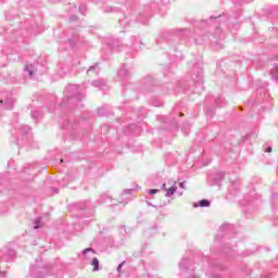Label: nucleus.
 <instances>
[{
  "label": "nucleus",
  "instance_id": "nucleus-33",
  "mask_svg": "<svg viewBox=\"0 0 278 278\" xmlns=\"http://www.w3.org/2000/svg\"><path fill=\"white\" fill-rule=\"evenodd\" d=\"M157 192H160V189H150V190H148L149 195L157 194Z\"/></svg>",
  "mask_w": 278,
  "mask_h": 278
},
{
  "label": "nucleus",
  "instance_id": "nucleus-43",
  "mask_svg": "<svg viewBox=\"0 0 278 278\" xmlns=\"http://www.w3.org/2000/svg\"><path fill=\"white\" fill-rule=\"evenodd\" d=\"M179 187L180 188H186V182L184 181V182H179Z\"/></svg>",
  "mask_w": 278,
  "mask_h": 278
},
{
  "label": "nucleus",
  "instance_id": "nucleus-19",
  "mask_svg": "<svg viewBox=\"0 0 278 278\" xmlns=\"http://www.w3.org/2000/svg\"><path fill=\"white\" fill-rule=\"evenodd\" d=\"M212 203L207 199H203L199 201V205L194 204V207H210Z\"/></svg>",
  "mask_w": 278,
  "mask_h": 278
},
{
  "label": "nucleus",
  "instance_id": "nucleus-16",
  "mask_svg": "<svg viewBox=\"0 0 278 278\" xmlns=\"http://www.w3.org/2000/svg\"><path fill=\"white\" fill-rule=\"evenodd\" d=\"M223 179H225V172H216L213 176V182L215 185L220 184V181H223Z\"/></svg>",
  "mask_w": 278,
  "mask_h": 278
},
{
  "label": "nucleus",
  "instance_id": "nucleus-10",
  "mask_svg": "<svg viewBox=\"0 0 278 278\" xmlns=\"http://www.w3.org/2000/svg\"><path fill=\"white\" fill-rule=\"evenodd\" d=\"M174 34H184V36H188V34H190V29L184 28V29L164 30L161 36L164 40H166L168 36H173Z\"/></svg>",
  "mask_w": 278,
  "mask_h": 278
},
{
  "label": "nucleus",
  "instance_id": "nucleus-41",
  "mask_svg": "<svg viewBox=\"0 0 278 278\" xmlns=\"http://www.w3.org/2000/svg\"><path fill=\"white\" fill-rule=\"evenodd\" d=\"M146 203H147V205H149L150 207H157V206L153 205L150 201H147Z\"/></svg>",
  "mask_w": 278,
  "mask_h": 278
},
{
  "label": "nucleus",
  "instance_id": "nucleus-8",
  "mask_svg": "<svg viewBox=\"0 0 278 278\" xmlns=\"http://www.w3.org/2000/svg\"><path fill=\"white\" fill-rule=\"evenodd\" d=\"M0 260L1 262H14L16 260V250L12 245H5L0 251Z\"/></svg>",
  "mask_w": 278,
  "mask_h": 278
},
{
  "label": "nucleus",
  "instance_id": "nucleus-28",
  "mask_svg": "<svg viewBox=\"0 0 278 278\" xmlns=\"http://www.w3.org/2000/svg\"><path fill=\"white\" fill-rule=\"evenodd\" d=\"M103 12H104V14H108L110 12H116V9L113 7H104Z\"/></svg>",
  "mask_w": 278,
  "mask_h": 278
},
{
  "label": "nucleus",
  "instance_id": "nucleus-11",
  "mask_svg": "<svg viewBox=\"0 0 278 278\" xmlns=\"http://www.w3.org/2000/svg\"><path fill=\"white\" fill-rule=\"evenodd\" d=\"M126 46L129 47V49H132L134 51H139V49H141L142 47V39L138 37H131L130 41L126 43Z\"/></svg>",
  "mask_w": 278,
  "mask_h": 278
},
{
  "label": "nucleus",
  "instance_id": "nucleus-45",
  "mask_svg": "<svg viewBox=\"0 0 278 278\" xmlns=\"http://www.w3.org/2000/svg\"><path fill=\"white\" fill-rule=\"evenodd\" d=\"M271 198H273V199H278V193H273V194H271Z\"/></svg>",
  "mask_w": 278,
  "mask_h": 278
},
{
  "label": "nucleus",
  "instance_id": "nucleus-30",
  "mask_svg": "<svg viewBox=\"0 0 278 278\" xmlns=\"http://www.w3.org/2000/svg\"><path fill=\"white\" fill-rule=\"evenodd\" d=\"M176 59L175 62H181V60H184V54H181V52L176 51Z\"/></svg>",
  "mask_w": 278,
  "mask_h": 278
},
{
  "label": "nucleus",
  "instance_id": "nucleus-14",
  "mask_svg": "<svg viewBox=\"0 0 278 278\" xmlns=\"http://www.w3.org/2000/svg\"><path fill=\"white\" fill-rule=\"evenodd\" d=\"M129 70L127 68V65L126 64H124L121 68H119V71H118V73H117V77L119 78V79H129Z\"/></svg>",
  "mask_w": 278,
  "mask_h": 278
},
{
  "label": "nucleus",
  "instance_id": "nucleus-44",
  "mask_svg": "<svg viewBox=\"0 0 278 278\" xmlns=\"http://www.w3.org/2000/svg\"><path fill=\"white\" fill-rule=\"evenodd\" d=\"M0 278H5V271H0Z\"/></svg>",
  "mask_w": 278,
  "mask_h": 278
},
{
  "label": "nucleus",
  "instance_id": "nucleus-2",
  "mask_svg": "<svg viewBox=\"0 0 278 278\" xmlns=\"http://www.w3.org/2000/svg\"><path fill=\"white\" fill-rule=\"evenodd\" d=\"M191 83L194 87L193 92L201 94V91L203 90V65L201 63L193 66Z\"/></svg>",
  "mask_w": 278,
  "mask_h": 278
},
{
  "label": "nucleus",
  "instance_id": "nucleus-50",
  "mask_svg": "<svg viewBox=\"0 0 278 278\" xmlns=\"http://www.w3.org/2000/svg\"><path fill=\"white\" fill-rule=\"evenodd\" d=\"M80 210H86V206H81Z\"/></svg>",
  "mask_w": 278,
  "mask_h": 278
},
{
  "label": "nucleus",
  "instance_id": "nucleus-3",
  "mask_svg": "<svg viewBox=\"0 0 278 278\" xmlns=\"http://www.w3.org/2000/svg\"><path fill=\"white\" fill-rule=\"evenodd\" d=\"M160 4L157 2H152L149 7H146L143 12L139 13L138 22L142 25H149V18H151L152 12H157Z\"/></svg>",
  "mask_w": 278,
  "mask_h": 278
},
{
  "label": "nucleus",
  "instance_id": "nucleus-40",
  "mask_svg": "<svg viewBox=\"0 0 278 278\" xmlns=\"http://www.w3.org/2000/svg\"><path fill=\"white\" fill-rule=\"evenodd\" d=\"M71 138H73V140H77V137H75V132L74 131L71 132Z\"/></svg>",
  "mask_w": 278,
  "mask_h": 278
},
{
  "label": "nucleus",
  "instance_id": "nucleus-38",
  "mask_svg": "<svg viewBox=\"0 0 278 278\" xmlns=\"http://www.w3.org/2000/svg\"><path fill=\"white\" fill-rule=\"evenodd\" d=\"M265 153H273V147L265 148Z\"/></svg>",
  "mask_w": 278,
  "mask_h": 278
},
{
  "label": "nucleus",
  "instance_id": "nucleus-35",
  "mask_svg": "<svg viewBox=\"0 0 278 278\" xmlns=\"http://www.w3.org/2000/svg\"><path fill=\"white\" fill-rule=\"evenodd\" d=\"M179 86H181L182 90H190V85H184L181 83H179Z\"/></svg>",
  "mask_w": 278,
  "mask_h": 278
},
{
  "label": "nucleus",
  "instance_id": "nucleus-26",
  "mask_svg": "<svg viewBox=\"0 0 278 278\" xmlns=\"http://www.w3.org/2000/svg\"><path fill=\"white\" fill-rule=\"evenodd\" d=\"M181 131L185 134V136H188L190 134V124L182 125Z\"/></svg>",
  "mask_w": 278,
  "mask_h": 278
},
{
  "label": "nucleus",
  "instance_id": "nucleus-24",
  "mask_svg": "<svg viewBox=\"0 0 278 278\" xmlns=\"http://www.w3.org/2000/svg\"><path fill=\"white\" fill-rule=\"evenodd\" d=\"M177 192V187L172 186L169 189H166L165 197H173Z\"/></svg>",
  "mask_w": 278,
  "mask_h": 278
},
{
  "label": "nucleus",
  "instance_id": "nucleus-36",
  "mask_svg": "<svg viewBox=\"0 0 278 278\" xmlns=\"http://www.w3.org/2000/svg\"><path fill=\"white\" fill-rule=\"evenodd\" d=\"M77 18H78L77 15H71L70 16V22L75 23V21H77Z\"/></svg>",
  "mask_w": 278,
  "mask_h": 278
},
{
  "label": "nucleus",
  "instance_id": "nucleus-27",
  "mask_svg": "<svg viewBox=\"0 0 278 278\" xmlns=\"http://www.w3.org/2000/svg\"><path fill=\"white\" fill-rule=\"evenodd\" d=\"M87 10H88V8L86 7V4L79 5V12H80V14H83V16H86Z\"/></svg>",
  "mask_w": 278,
  "mask_h": 278
},
{
  "label": "nucleus",
  "instance_id": "nucleus-5",
  "mask_svg": "<svg viewBox=\"0 0 278 278\" xmlns=\"http://www.w3.org/2000/svg\"><path fill=\"white\" fill-rule=\"evenodd\" d=\"M55 267L51 266V265H45L43 267H38L36 265L30 266L29 269V274L33 277H37V278H42V277H47V275H51V273H53L52 270Z\"/></svg>",
  "mask_w": 278,
  "mask_h": 278
},
{
  "label": "nucleus",
  "instance_id": "nucleus-39",
  "mask_svg": "<svg viewBox=\"0 0 278 278\" xmlns=\"http://www.w3.org/2000/svg\"><path fill=\"white\" fill-rule=\"evenodd\" d=\"M123 264H125V262H123L122 264H119V265L117 266V273H121V270L123 269Z\"/></svg>",
  "mask_w": 278,
  "mask_h": 278
},
{
  "label": "nucleus",
  "instance_id": "nucleus-22",
  "mask_svg": "<svg viewBox=\"0 0 278 278\" xmlns=\"http://www.w3.org/2000/svg\"><path fill=\"white\" fill-rule=\"evenodd\" d=\"M204 112L207 118H214V109L212 106H205Z\"/></svg>",
  "mask_w": 278,
  "mask_h": 278
},
{
  "label": "nucleus",
  "instance_id": "nucleus-51",
  "mask_svg": "<svg viewBox=\"0 0 278 278\" xmlns=\"http://www.w3.org/2000/svg\"><path fill=\"white\" fill-rule=\"evenodd\" d=\"M179 116H184V113H180Z\"/></svg>",
  "mask_w": 278,
  "mask_h": 278
},
{
  "label": "nucleus",
  "instance_id": "nucleus-37",
  "mask_svg": "<svg viewBox=\"0 0 278 278\" xmlns=\"http://www.w3.org/2000/svg\"><path fill=\"white\" fill-rule=\"evenodd\" d=\"M213 266L215 268H219V270H223V266L220 264H218V263H213Z\"/></svg>",
  "mask_w": 278,
  "mask_h": 278
},
{
  "label": "nucleus",
  "instance_id": "nucleus-23",
  "mask_svg": "<svg viewBox=\"0 0 278 278\" xmlns=\"http://www.w3.org/2000/svg\"><path fill=\"white\" fill-rule=\"evenodd\" d=\"M90 264L91 266H93L92 268L93 273H97L99 270V258L93 257Z\"/></svg>",
  "mask_w": 278,
  "mask_h": 278
},
{
  "label": "nucleus",
  "instance_id": "nucleus-18",
  "mask_svg": "<svg viewBox=\"0 0 278 278\" xmlns=\"http://www.w3.org/2000/svg\"><path fill=\"white\" fill-rule=\"evenodd\" d=\"M271 79L274 81H278V65L275 64L274 67L270 70Z\"/></svg>",
  "mask_w": 278,
  "mask_h": 278
},
{
  "label": "nucleus",
  "instance_id": "nucleus-6",
  "mask_svg": "<svg viewBox=\"0 0 278 278\" xmlns=\"http://www.w3.org/2000/svg\"><path fill=\"white\" fill-rule=\"evenodd\" d=\"M14 103H16V98L11 92L5 91L0 94V108L2 110H12Z\"/></svg>",
  "mask_w": 278,
  "mask_h": 278
},
{
  "label": "nucleus",
  "instance_id": "nucleus-48",
  "mask_svg": "<svg viewBox=\"0 0 278 278\" xmlns=\"http://www.w3.org/2000/svg\"><path fill=\"white\" fill-rule=\"evenodd\" d=\"M214 18H218V17L211 16V21L214 20Z\"/></svg>",
  "mask_w": 278,
  "mask_h": 278
},
{
  "label": "nucleus",
  "instance_id": "nucleus-21",
  "mask_svg": "<svg viewBox=\"0 0 278 278\" xmlns=\"http://www.w3.org/2000/svg\"><path fill=\"white\" fill-rule=\"evenodd\" d=\"M98 201L99 203H106L108 201H112V197H110L108 193H102Z\"/></svg>",
  "mask_w": 278,
  "mask_h": 278
},
{
  "label": "nucleus",
  "instance_id": "nucleus-9",
  "mask_svg": "<svg viewBox=\"0 0 278 278\" xmlns=\"http://www.w3.org/2000/svg\"><path fill=\"white\" fill-rule=\"evenodd\" d=\"M233 229L235 226L231 224H224L220 227V230L218 231V233L216 235V240H218V238H229V233H233Z\"/></svg>",
  "mask_w": 278,
  "mask_h": 278
},
{
  "label": "nucleus",
  "instance_id": "nucleus-31",
  "mask_svg": "<svg viewBox=\"0 0 278 278\" xmlns=\"http://www.w3.org/2000/svg\"><path fill=\"white\" fill-rule=\"evenodd\" d=\"M31 118H34L35 121L40 118V111H33Z\"/></svg>",
  "mask_w": 278,
  "mask_h": 278
},
{
  "label": "nucleus",
  "instance_id": "nucleus-13",
  "mask_svg": "<svg viewBox=\"0 0 278 278\" xmlns=\"http://www.w3.org/2000/svg\"><path fill=\"white\" fill-rule=\"evenodd\" d=\"M100 73H101V67H99V63L91 65L87 70V75H89V77H97Z\"/></svg>",
  "mask_w": 278,
  "mask_h": 278
},
{
  "label": "nucleus",
  "instance_id": "nucleus-1",
  "mask_svg": "<svg viewBox=\"0 0 278 278\" xmlns=\"http://www.w3.org/2000/svg\"><path fill=\"white\" fill-rule=\"evenodd\" d=\"M64 93L65 99L61 102V108L68 105V103H75V101H81V88L78 85H68Z\"/></svg>",
  "mask_w": 278,
  "mask_h": 278
},
{
  "label": "nucleus",
  "instance_id": "nucleus-54",
  "mask_svg": "<svg viewBox=\"0 0 278 278\" xmlns=\"http://www.w3.org/2000/svg\"><path fill=\"white\" fill-rule=\"evenodd\" d=\"M0 66L3 67V66H5V65L0 64Z\"/></svg>",
  "mask_w": 278,
  "mask_h": 278
},
{
  "label": "nucleus",
  "instance_id": "nucleus-55",
  "mask_svg": "<svg viewBox=\"0 0 278 278\" xmlns=\"http://www.w3.org/2000/svg\"><path fill=\"white\" fill-rule=\"evenodd\" d=\"M62 162H64V160H63V159H61V163H62Z\"/></svg>",
  "mask_w": 278,
  "mask_h": 278
},
{
  "label": "nucleus",
  "instance_id": "nucleus-47",
  "mask_svg": "<svg viewBox=\"0 0 278 278\" xmlns=\"http://www.w3.org/2000/svg\"><path fill=\"white\" fill-rule=\"evenodd\" d=\"M5 2V0H0V3H4Z\"/></svg>",
  "mask_w": 278,
  "mask_h": 278
},
{
  "label": "nucleus",
  "instance_id": "nucleus-7",
  "mask_svg": "<svg viewBox=\"0 0 278 278\" xmlns=\"http://www.w3.org/2000/svg\"><path fill=\"white\" fill-rule=\"evenodd\" d=\"M179 268L181 278H199L194 276L192 269H190V258H181L179 263Z\"/></svg>",
  "mask_w": 278,
  "mask_h": 278
},
{
  "label": "nucleus",
  "instance_id": "nucleus-52",
  "mask_svg": "<svg viewBox=\"0 0 278 278\" xmlns=\"http://www.w3.org/2000/svg\"><path fill=\"white\" fill-rule=\"evenodd\" d=\"M215 18H220V15H219V16H216Z\"/></svg>",
  "mask_w": 278,
  "mask_h": 278
},
{
  "label": "nucleus",
  "instance_id": "nucleus-32",
  "mask_svg": "<svg viewBox=\"0 0 278 278\" xmlns=\"http://www.w3.org/2000/svg\"><path fill=\"white\" fill-rule=\"evenodd\" d=\"M40 217L34 220V229H40Z\"/></svg>",
  "mask_w": 278,
  "mask_h": 278
},
{
  "label": "nucleus",
  "instance_id": "nucleus-15",
  "mask_svg": "<svg viewBox=\"0 0 278 278\" xmlns=\"http://www.w3.org/2000/svg\"><path fill=\"white\" fill-rule=\"evenodd\" d=\"M91 86H94V88H99V90H102V91L109 90L108 85H105V81L103 80H93L91 83Z\"/></svg>",
  "mask_w": 278,
  "mask_h": 278
},
{
  "label": "nucleus",
  "instance_id": "nucleus-4",
  "mask_svg": "<svg viewBox=\"0 0 278 278\" xmlns=\"http://www.w3.org/2000/svg\"><path fill=\"white\" fill-rule=\"evenodd\" d=\"M17 147H23V144H25V142H28L29 138H31V128L27 125H20L17 128Z\"/></svg>",
  "mask_w": 278,
  "mask_h": 278
},
{
  "label": "nucleus",
  "instance_id": "nucleus-20",
  "mask_svg": "<svg viewBox=\"0 0 278 278\" xmlns=\"http://www.w3.org/2000/svg\"><path fill=\"white\" fill-rule=\"evenodd\" d=\"M215 104L217 108H225V105H227V101H225V98L219 97L215 99Z\"/></svg>",
  "mask_w": 278,
  "mask_h": 278
},
{
  "label": "nucleus",
  "instance_id": "nucleus-42",
  "mask_svg": "<svg viewBox=\"0 0 278 278\" xmlns=\"http://www.w3.org/2000/svg\"><path fill=\"white\" fill-rule=\"evenodd\" d=\"M98 114H99L100 116H103V109H99V110H98Z\"/></svg>",
  "mask_w": 278,
  "mask_h": 278
},
{
  "label": "nucleus",
  "instance_id": "nucleus-49",
  "mask_svg": "<svg viewBox=\"0 0 278 278\" xmlns=\"http://www.w3.org/2000/svg\"><path fill=\"white\" fill-rule=\"evenodd\" d=\"M149 79H151V77L146 78V81H149Z\"/></svg>",
  "mask_w": 278,
  "mask_h": 278
},
{
  "label": "nucleus",
  "instance_id": "nucleus-25",
  "mask_svg": "<svg viewBox=\"0 0 278 278\" xmlns=\"http://www.w3.org/2000/svg\"><path fill=\"white\" fill-rule=\"evenodd\" d=\"M118 23H119V25L122 26V27H127V25H129V17H126V16H124L123 18H121L119 21H118Z\"/></svg>",
  "mask_w": 278,
  "mask_h": 278
},
{
  "label": "nucleus",
  "instance_id": "nucleus-12",
  "mask_svg": "<svg viewBox=\"0 0 278 278\" xmlns=\"http://www.w3.org/2000/svg\"><path fill=\"white\" fill-rule=\"evenodd\" d=\"M62 126L64 129H71L72 131H75L79 127V122L77 119L71 122V118H67L63 121Z\"/></svg>",
  "mask_w": 278,
  "mask_h": 278
},
{
  "label": "nucleus",
  "instance_id": "nucleus-53",
  "mask_svg": "<svg viewBox=\"0 0 278 278\" xmlns=\"http://www.w3.org/2000/svg\"><path fill=\"white\" fill-rule=\"evenodd\" d=\"M70 42L72 43V42H73V39H70Z\"/></svg>",
  "mask_w": 278,
  "mask_h": 278
},
{
  "label": "nucleus",
  "instance_id": "nucleus-34",
  "mask_svg": "<svg viewBox=\"0 0 278 278\" xmlns=\"http://www.w3.org/2000/svg\"><path fill=\"white\" fill-rule=\"evenodd\" d=\"M134 193V189H125L123 191V194H132Z\"/></svg>",
  "mask_w": 278,
  "mask_h": 278
},
{
  "label": "nucleus",
  "instance_id": "nucleus-46",
  "mask_svg": "<svg viewBox=\"0 0 278 278\" xmlns=\"http://www.w3.org/2000/svg\"><path fill=\"white\" fill-rule=\"evenodd\" d=\"M162 189H163V190H167L165 184L162 186Z\"/></svg>",
  "mask_w": 278,
  "mask_h": 278
},
{
  "label": "nucleus",
  "instance_id": "nucleus-29",
  "mask_svg": "<svg viewBox=\"0 0 278 278\" xmlns=\"http://www.w3.org/2000/svg\"><path fill=\"white\" fill-rule=\"evenodd\" d=\"M88 253H91V255H94V250L92 248H87L83 251V255H88Z\"/></svg>",
  "mask_w": 278,
  "mask_h": 278
},
{
  "label": "nucleus",
  "instance_id": "nucleus-17",
  "mask_svg": "<svg viewBox=\"0 0 278 278\" xmlns=\"http://www.w3.org/2000/svg\"><path fill=\"white\" fill-rule=\"evenodd\" d=\"M24 72L28 73L29 77H34V74L36 73V67L34 64H27L24 67Z\"/></svg>",
  "mask_w": 278,
  "mask_h": 278
}]
</instances>
